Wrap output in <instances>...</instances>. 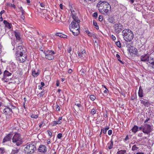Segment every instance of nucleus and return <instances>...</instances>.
I'll list each match as a JSON object with an SVG mask.
<instances>
[{"label":"nucleus","mask_w":154,"mask_h":154,"mask_svg":"<svg viewBox=\"0 0 154 154\" xmlns=\"http://www.w3.org/2000/svg\"><path fill=\"white\" fill-rule=\"evenodd\" d=\"M13 134H12L9 133L6 136L3 138L2 143L4 145H7V143L10 141L11 140Z\"/></svg>","instance_id":"15"},{"label":"nucleus","mask_w":154,"mask_h":154,"mask_svg":"<svg viewBox=\"0 0 154 154\" xmlns=\"http://www.w3.org/2000/svg\"><path fill=\"white\" fill-rule=\"evenodd\" d=\"M31 117L32 118L36 119L38 117V116L37 115L32 114Z\"/></svg>","instance_id":"40"},{"label":"nucleus","mask_w":154,"mask_h":154,"mask_svg":"<svg viewBox=\"0 0 154 154\" xmlns=\"http://www.w3.org/2000/svg\"><path fill=\"white\" fill-rule=\"evenodd\" d=\"M61 123V122H60L58 121H54L52 122L51 124L52 126H54L56 125L57 124H60Z\"/></svg>","instance_id":"30"},{"label":"nucleus","mask_w":154,"mask_h":154,"mask_svg":"<svg viewBox=\"0 0 154 154\" xmlns=\"http://www.w3.org/2000/svg\"><path fill=\"white\" fill-rule=\"evenodd\" d=\"M45 120L44 119L41 122L40 124L39 125V127L40 128H41L42 125L44 124V122Z\"/></svg>","instance_id":"43"},{"label":"nucleus","mask_w":154,"mask_h":154,"mask_svg":"<svg viewBox=\"0 0 154 154\" xmlns=\"http://www.w3.org/2000/svg\"><path fill=\"white\" fill-rule=\"evenodd\" d=\"M97 7L99 11L104 15H108L111 10V6L109 4L105 1H100L97 3Z\"/></svg>","instance_id":"1"},{"label":"nucleus","mask_w":154,"mask_h":154,"mask_svg":"<svg viewBox=\"0 0 154 154\" xmlns=\"http://www.w3.org/2000/svg\"><path fill=\"white\" fill-rule=\"evenodd\" d=\"M91 114L93 115L95 114L96 113V110L94 109H93L91 110Z\"/></svg>","instance_id":"42"},{"label":"nucleus","mask_w":154,"mask_h":154,"mask_svg":"<svg viewBox=\"0 0 154 154\" xmlns=\"http://www.w3.org/2000/svg\"><path fill=\"white\" fill-rule=\"evenodd\" d=\"M72 70L71 69H69L68 70V72L69 73H71L72 72Z\"/></svg>","instance_id":"59"},{"label":"nucleus","mask_w":154,"mask_h":154,"mask_svg":"<svg viewBox=\"0 0 154 154\" xmlns=\"http://www.w3.org/2000/svg\"><path fill=\"white\" fill-rule=\"evenodd\" d=\"M75 105L79 107H80L81 106V104L79 103H75Z\"/></svg>","instance_id":"49"},{"label":"nucleus","mask_w":154,"mask_h":154,"mask_svg":"<svg viewBox=\"0 0 154 154\" xmlns=\"http://www.w3.org/2000/svg\"><path fill=\"white\" fill-rule=\"evenodd\" d=\"M152 126L147 124H144L143 127V132L145 134L148 135L149 137L150 133L152 131Z\"/></svg>","instance_id":"7"},{"label":"nucleus","mask_w":154,"mask_h":154,"mask_svg":"<svg viewBox=\"0 0 154 154\" xmlns=\"http://www.w3.org/2000/svg\"><path fill=\"white\" fill-rule=\"evenodd\" d=\"M108 21L111 23H114L115 22V19L112 16H110L108 18Z\"/></svg>","instance_id":"24"},{"label":"nucleus","mask_w":154,"mask_h":154,"mask_svg":"<svg viewBox=\"0 0 154 154\" xmlns=\"http://www.w3.org/2000/svg\"><path fill=\"white\" fill-rule=\"evenodd\" d=\"M108 91V90L107 88H106V89L103 92L104 94H107Z\"/></svg>","instance_id":"56"},{"label":"nucleus","mask_w":154,"mask_h":154,"mask_svg":"<svg viewBox=\"0 0 154 154\" xmlns=\"http://www.w3.org/2000/svg\"><path fill=\"white\" fill-rule=\"evenodd\" d=\"M12 142L15 143L17 146L21 144L23 142V139L20 134L18 133H16L13 136L12 139Z\"/></svg>","instance_id":"6"},{"label":"nucleus","mask_w":154,"mask_h":154,"mask_svg":"<svg viewBox=\"0 0 154 154\" xmlns=\"http://www.w3.org/2000/svg\"><path fill=\"white\" fill-rule=\"evenodd\" d=\"M70 10L72 13V16L73 20L77 21L78 22H80V21L78 19L77 16V14L75 12V10L72 7H71L70 8Z\"/></svg>","instance_id":"16"},{"label":"nucleus","mask_w":154,"mask_h":154,"mask_svg":"<svg viewBox=\"0 0 154 154\" xmlns=\"http://www.w3.org/2000/svg\"><path fill=\"white\" fill-rule=\"evenodd\" d=\"M15 46H17L16 47V51L15 53V55L18 54H22L26 52V50L25 48L23 46H22L21 44L18 45H16Z\"/></svg>","instance_id":"9"},{"label":"nucleus","mask_w":154,"mask_h":154,"mask_svg":"<svg viewBox=\"0 0 154 154\" xmlns=\"http://www.w3.org/2000/svg\"><path fill=\"white\" fill-rule=\"evenodd\" d=\"M3 23L5 25L6 28L7 29H10L12 26L11 23H8L7 21L4 20Z\"/></svg>","instance_id":"21"},{"label":"nucleus","mask_w":154,"mask_h":154,"mask_svg":"<svg viewBox=\"0 0 154 154\" xmlns=\"http://www.w3.org/2000/svg\"><path fill=\"white\" fill-rule=\"evenodd\" d=\"M129 52L137 55V49L134 47H132L130 49Z\"/></svg>","instance_id":"20"},{"label":"nucleus","mask_w":154,"mask_h":154,"mask_svg":"<svg viewBox=\"0 0 154 154\" xmlns=\"http://www.w3.org/2000/svg\"><path fill=\"white\" fill-rule=\"evenodd\" d=\"M14 35L16 38L15 40H14L12 41L11 44L14 47L13 50L14 49V48L16 45L21 44L22 43V39L20 37V33L19 31L16 30L14 32Z\"/></svg>","instance_id":"5"},{"label":"nucleus","mask_w":154,"mask_h":154,"mask_svg":"<svg viewBox=\"0 0 154 154\" xmlns=\"http://www.w3.org/2000/svg\"><path fill=\"white\" fill-rule=\"evenodd\" d=\"M45 55V57L49 60H52L54 59L53 54H55V52L51 50H48L44 52Z\"/></svg>","instance_id":"12"},{"label":"nucleus","mask_w":154,"mask_h":154,"mask_svg":"<svg viewBox=\"0 0 154 154\" xmlns=\"http://www.w3.org/2000/svg\"><path fill=\"white\" fill-rule=\"evenodd\" d=\"M103 132L104 134H106L107 132V129H104L103 130Z\"/></svg>","instance_id":"58"},{"label":"nucleus","mask_w":154,"mask_h":154,"mask_svg":"<svg viewBox=\"0 0 154 154\" xmlns=\"http://www.w3.org/2000/svg\"><path fill=\"white\" fill-rule=\"evenodd\" d=\"M0 152L1 154H6L5 149L4 148H0Z\"/></svg>","instance_id":"31"},{"label":"nucleus","mask_w":154,"mask_h":154,"mask_svg":"<svg viewBox=\"0 0 154 154\" xmlns=\"http://www.w3.org/2000/svg\"><path fill=\"white\" fill-rule=\"evenodd\" d=\"M23 105L24 109H26V107L25 106V102H24L23 103Z\"/></svg>","instance_id":"62"},{"label":"nucleus","mask_w":154,"mask_h":154,"mask_svg":"<svg viewBox=\"0 0 154 154\" xmlns=\"http://www.w3.org/2000/svg\"><path fill=\"white\" fill-rule=\"evenodd\" d=\"M43 86H38V89H39V90H42L43 89V87H42Z\"/></svg>","instance_id":"60"},{"label":"nucleus","mask_w":154,"mask_h":154,"mask_svg":"<svg viewBox=\"0 0 154 154\" xmlns=\"http://www.w3.org/2000/svg\"><path fill=\"white\" fill-rule=\"evenodd\" d=\"M149 118L146 119L144 123H145L146 122H148L149 121Z\"/></svg>","instance_id":"63"},{"label":"nucleus","mask_w":154,"mask_h":154,"mask_svg":"<svg viewBox=\"0 0 154 154\" xmlns=\"http://www.w3.org/2000/svg\"><path fill=\"white\" fill-rule=\"evenodd\" d=\"M140 101L141 104H143L145 106L148 107L149 105V103L148 102L140 100Z\"/></svg>","instance_id":"27"},{"label":"nucleus","mask_w":154,"mask_h":154,"mask_svg":"<svg viewBox=\"0 0 154 154\" xmlns=\"http://www.w3.org/2000/svg\"><path fill=\"white\" fill-rule=\"evenodd\" d=\"M19 152V150L16 149H14L12 150L11 154H17Z\"/></svg>","instance_id":"29"},{"label":"nucleus","mask_w":154,"mask_h":154,"mask_svg":"<svg viewBox=\"0 0 154 154\" xmlns=\"http://www.w3.org/2000/svg\"><path fill=\"white\" fill-rule=\"evenodd\" d=\"M5 12V11L4 10H2L0 12V14L1 16H2V15Z\"/></svg>","instance_id":"55"},{"label":"nucleus","mask_w":154,"mask_h":154,"mask_svg":"<svg viewBox=\"0 0 154 154\" xmlns=\"http://www.w3.org/2000/svg\"><path fill=\"white\" fill-rule=\"evenodd\" d=\"M108 146V148L109 149H111L113 148V142L112 140H111L109 143L107 144Z\"/></svg>","instance_id":"26"},{"label":"nucleus","mask_w":154,"mask_h":154,"mask_svg":"<svg viewBox=\"0 0 154 154\" xmlns=\"http://www.w3.org/2000/svg\"><path fill=\"white\" fill-rule=\"evenodd\" d=\"M98 19L99 21H102L103 20V17L102 16L100 15Z\"/></svg>","instance_id":"47"},{"label":"nucleus","mask_w":154,"mask_h":154,"mask_svg":"<svg viewBox=\"0 0 154 154\" xmlns=\"http://www.w3.org/2000/svg\"><path fill=\"white\" fill-rule=\"evenodd\" d=\"M90 98L91 100L94 101L96 99V97L95 96L91 95L90 96Z\"/></svg>","instance_id":"35"},{"label":"nucleus","mask_w":154,"mask_h":154,"mask_svg":"<svg viewBox=\"0 0 154 154\" xmlns=\"http://www.w3.org/2000/svg\"><path fill=\"white\" fill-rule=\"evenodd\" d=\"M62 134L61 133H59L57 134V137L59 139H60L62 137Z\"/></svg>","instance_id":"46"},{"label":"nucleus","mask_w":154,"mask_h":154,"mask_svg":"<svg viewBox=\"0 0 154 154\" xmlns=\"http://www.w3.org/2000/svg\"><path fill=\"white\" fill-rule=\"evenodd\" d=\"M122 35L124 39L126 42H130L133 38V32L130 29H125L123 30Z\"/></svg>","instance_id":"4"},{"label":"nucleus","mask_w":154,"mask_h":154,"mask_svg":"<svg viewBox=\"0 0 154 154\" xmlns=\"http://www.w3.org/2000/svg\"><path fill=\"white\" fill-rule=\"evenodd\" d=\"M40 72V71L39 70H38L37 71H36L34 70L32 71V74L34 77H36L39 75Z\"/></svg>","instance_id":"22"},{"label":"nucleus","mask_w":154,"mask_h":154,"mask_svg":"<svg viewBox=\"0 0 154 154\" xmlns=\"http://www.w3.org/2000/svg\"><path fill=\"white\" fill-rule=\"evenodd\" d=\"M116 57L118 59V60L122 64H123V63L122 62V61H121L119 59L120 58V56L118 54H116Z\"/></svg>","instance_id":"38"},{"label":"nucleus","mask_w":154,"mask_h":154,"mask_svg":"<svg viewBox=\"0 0 154 154\" xmlns=\"http://www.w3.org/2000/svg\"><path fill=\"white\" fill-rule=\"evenodd\" d=\"M16 59L20 63H23L26 59L27 56L26 52L22 54H18L15 55Z\"/></svg>","instance_id":"10"},{"label":"nucleus","mask_w":154,"mask_h":154,"mask_svg":"<svg viewBox=\"0 0 154 154\" xmlns=\"http://www.w3.org/2000/svg\"><path fill=\"white\" fill-rule=\"evenodd\" d=\"M21 19L24 20L25 18L24 15H21Z\"/></svg>","instance_id":"61"},{"label":"nucleus","mask_w":154,"mask_h":154,"mask_svg":"<svg viewBox=\"0 0 154 154\" xmlns=\"http://www.w3.org/2000/svg\"><path fill=\"white\" fill-rule=\"evenodd\" d=\"M98 16L97 13V12L94 13L93 14V17L96 18Z\"/></svg>","instance_id":"45"},{"label":"nucleus","mask_w":154,"mask_h":154,"mask_svg":"<svg viewBox=\"0 0 154 154\" xmlns=\"http://www.w3.org/2000/svg\"><path fill=\"white\" fill-rule=\"evenodd\" d=\"M60 108L58 105H57V107L56 108V110L57 111H59L60 110Z\"/></svg>","instance_id":"53"},{"label":"nucleus","mask_w":154,"mask_h":154,"mask_svg":"<svg viewBox=\"0 0 154 154\" xmlns=\"http://www.w3.org/2000/svg\"><path fill=\"white\" fill-rule=\"evenodd\" d=\"M126 152L125 150H118L116 154H125Z\"/></svg>","instance_id":"28"},{"label":"nucleus","mask_w":154,"mask_h":154,"mask_svg":"<svg viewBox=\"0 0 154 154\" xmlns=\"http://www.w3.org/2000/svg\"><path fill=\"white\" fill-rule=\"evenodd\" d=\"M35 149L36 147L35 146L32 144H30L26 146L24 149V151L27 154H32L34 152Z\"/></svg>","instance_id":"8"},{"label":"nucleus","mask_w":154,"mask_h":154,"mask_svg":"<svg viewBox=\"0 0 154 154\" xmlns=\"http://www.w3.org/2000/svg\"><path fill=\"white\" fill-rule=\"evenodd\" d=\"M78 54L79 57L82 58H84L85 57V51L83 50V49H82L80 51L78 52Z\"/></svg>","instance_id":"18"},{"label":"nucleus","mask_w":154,"mask_h":154,"mask_svg":"<svg viewBox=\"0 0 154 154\" xmlns=\"http://www.w3.org/2000/svg\"><path fill=\"white\" fill-rule=\"evenodd\" d=\"M150 58V55L147 54L141 55L140 57V59L141 61L147 63Z\"/></svg>","instance_id":"14"},{"label":"nucleus","mask_w":154,"mask_h":154,"mask_svg":"<svg viewBox=\"0 0 154 154\" xmlns=\"http://www.w3.org/2000/svg\"><path fill=\"white\" fill-rule=\"evenodd\" d=\"M7 5L10 7H13L14 8H16L15 5L14 4H10L9 3H7Z\"/></svg>","instance_id":"34"},{"label":"nucleus","mask_w":154,"mask_h":154,"mask_svg":"<svg viewBox=\"0 0 154 154\" xmlns=\"http://www.w3.org/2000/svg\"><path fill=\"white\" fill-rule=\"evenodd\" d=\"M28 39L30 41H33V38H32V37L30 36H29L28 37ZM34 39L35 40V39L34 38Z\"/></svg>","instance_id":"48"},{"label":"nucleus","mask_w":154,"mask_h":154,"mask_svg":"<svg viewBox=\"0 0 154 154\" xmlns=\"http://www.w3.org/2000/svg\"><path fill=\"white\" fill-rule=\"evenodd\" d=\"M129 137L128 135H127L125 138L124 139V141L126 143H127L128 142H127V141L129 139Z\"/></svg>","instance_id":"41"},{"label":"nucleus","mask_w":154,"mask_h":154,"mask_svg":"<svg viewBox=\"0 0 154 154\" xmlns=\"http://www.w3.org/2000/svg\"><path fill=\"white\" fill-rule=\"evenodd\" d=\"M44 91H42L40 93H39L38 95V96L39 97H42L44 94Z\"/></svg>","instance_id":"37"},{"label":"nucleus","mask_w":154,"mask_h":154,"mask_svg":"<svg viewBox=\"0 0 154 154\" xmlns=\"http://www.w3.org/2000/svg\"><path fill=\"white\" fill-rule=\"evenodd\" d=\"M111 37L113 40L114 41L116 39V37L114 35H112L111 36Z\"/></svg>","instance_id":"54"},{"label":"nucleus","mask_w":154,"mask_h":154,"mask_svg":"<svg viewBox=\"0 0 154 154\" xmlns=\"http://www.w3.org/2000/svg\"><path fill=\"white\" fill-rule=\"evenodd\" d=\"M15 108V106H13L11 105H10L9 106H6L4 109L3 112L6 115L9 114V115H11L13 113L12 112V109Z\"/></svg>","instance_id":"13"},{"label":"nucleus","mask_w":154,"mask_h":154,"mask_svg":"<svg viewBox=\"0 0 154 154\" xmlns=\"http://www.w3.org/2000/svg\"><path fill=\"white\" fill-rule=\"evenodd\" d=\"M80 22L73 20L69 25L70 30L75 36H77L79 34V23Z\"/></svg>","instance_id":"2"},{"label":"nucleus","mask_w":154,"mask_h":154,"mask_svg":"<svg viewBox=\"0 0 154 154\" xmlns=\"http://www.w3.org/2000/svg\"><path fill=\"white\" fill-rule=\"evenodd\" d=\"M138 94V96L140 97H142L143 96V90L141 86L139 87Z\"/></svg>","instance_id":"23"},{"label":"nucleus","mask_w":154,"mask_h":154,"mask_svg":"<svg viewBox=\"0 0 154 154\" xmlns=\"http://www.w3.org/2000/svg\"><path fill=\"white\" fill-rule=\"evenodd\" d=\"M147 63L151 66L154 69V58H151L150 57Z\"/></svg>","instance_id":"19"},{"label":"nucleus","mask_w":154,"mask_h":154,"mask_svg":"<svg viewBox=\"0 0 154 154\" xmlns=\"http://www.w3.org/2000/svg\"><path fill=\"white\" fill-rule=\"evenodd\" d=\"M93 24L94 26H95V28L98 30L99 29V27L97 25V22L95 20H93Z\"/></svg>","instance_id":"32"},{"label":"nucleus","mask_w":154,"mask_h":154,"mask_svg":"<svg viewBox=\"0 0 154 154\" xmlns=\"http://www.w3.org/2000/svg\"><path fill=\"white\" fill-rule=\"evenodd\" d=\"M51 143V140L50 139H48L47 140V145L50 144Z\"/></svg>","instance_id":"52"},{"label":"nucleus","mask_w":154,"mask_h":154,"mask_svg":"<svg viewBox=\"0 0 154 154\" xmlns=\"http://www.w3.org/2000/svg\"><path fill=\"white\" fill-rule=\"evenodd\" d=\"M138 149V148L137 146L134 145H133L132 148V151H135L137 150Z\"/></svg>","instance_id":"33"},{"label":"nucleus","mask_w":154,"mask_h":154,"mask_svg":"<svg viewBox=\"0 0 154 154\" xmlns=\"http://www.w3.org/2000/svg\"><path fill=\"white\" fill-rule=\"evenodd\" d=\"M14 70V67L12 65H10L8 66L6 68V69L4 72L2 78L3 80L6 82L8 81V77L12 75V72Z\"/></svg>","instance_id":"3"},{"label":"nucleus","mask_w":154,"mask_h":154,"mask_svg":"<svg viewBox=\"0 0 154 154\" xmlns=\"http://www.w3.org/2000/svg\"><path fill=\"white\" fill-rule=\"evenodd\" d=\"M60 8L61 9H63V5L62 4H60Z\"/></svg>","instance_id":"64"},{"label":"nucleus","mask_w":154,"mask_h":154,"mask_svg":"<svg viewBox=\"0 0 154 154\" xmlns=\"http://www.w3.org/2000/svg\"><path fill=\"white\" fill-rule=\"evenodd\" d=\"M40 6L42 7H44L45 6V5L43 3H40Z\"/></svg>","instance_id":"57"},{"label":"nucleus","mask_w":154,"mask_h":154,"mask_svg":"<svg viewBox=\"0 0 154 154\" xmlns=\"http://www.w3.org/2000/svg\"><path fill=\"white\" fill-rule=\"evenodd\" d=\"M138 130V127L137 125H134V127L132 128L131 130L133 133H136Z\"/></svg>","instance_id":"25"},{"label":"nucleus","mask_w":154,"mask_h":154,"mask_svg":"<svg viewBox=\"0 0 154 154\" xmlns=\"http://www.w3.org/2000/svg\"><path fill=\"white\" fill-rule=\"evenodd\" d=\"M114 32L117 33H119L123 29V26L119 23H117L113 26Z\"/></svg>","instance_id":"11"},{"label":"nucleus","mask_w":154,"mask_h":154,"mask_svg":"<svg viewBox=\"0 0 154 154\" xmlns=\"http://www.w3.org/2000/svg\"><path fill=\"white\" fill-rule=\"evenodd\" d=\"M86 32L87 33L88 35L90 36H92L93 35V33L90 32L88 30H86Z\"/></svg>","instance_id":"36"},{"label":"nucleus","mask_w":154,"mask_h":154,"mask_svg":"<svg viewBox=\"0 0 154 154\" xmlns=\"http://www.w3.org/2000/svg\"><path fill=\"white\" fill-rule=\"evenodd\" d=\"M112 133V130H109L108 131V134L109 135H110Z\"/></svg>","instance_id":"50"},{"label":"nucleus","mask_w":154,"mask_h":154,"mask_svg":"<svg viewBox=\"0 0 154 154\" xmlns=\"http://www.w3.org/2000/svg\"><path fill=\"white\" fill-rule=\"evenodd\" d=\"M63 34H62L61 33H56V35L57 36H58L59 37L62 38V37L63 36Z\"/></svg>","instance_id":"44"},{"label":"nucleus","mask_w":154,"mask_h":154,"mask_svg":"<svg viewBox=\"0 0 154 154\" xmlns=\"http://www.w3.org/2000/svg\"><path fill=\"white\" fill-rule=\"evenodd\" d=\"M38 150L39 152L45 153L47 151V148L45 145H41L39 146Z\"/></svg>","instance_id":"17"},{"label":"nucleus","mask_w":154,"mask_h":154,"mask_svg":"<svg viewBox=\"0 0 154 154\" xmlns=\"http://www.w3.org/2000/svg\"><path fill=\"white\" fill-rule=\"evenodd\" d=\"M48 133L49 136H50V137H51L52 136V133L51 132L49 131H48Z\"/></svg>","instance_id":"51"},{"label":"nucleus","mask_w":154,"mask_h":154,"mask_svg":"<svg viewBox=\"0 0 154 154\" xmlns=\"http://www.w3.org/2000/svg\"><path fill=\"white\" fill-rule=\"evenodd\" d=\"M116 45L117 46H118L119 48H120L121 47V44L120 42L119 41H118V42H116Z\"/></svg>","instance_id":"39"}]
</instances>
